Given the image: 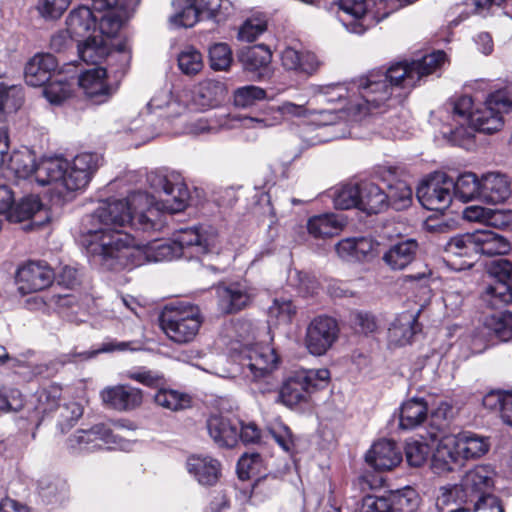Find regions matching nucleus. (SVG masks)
Returning <instances> with one entry per match:
<instances>
[{
	"label": "nucleus",
	"instance_id": "25",
	"mask_svg": "<svg viewBox=\"0 0 512 512\" xmlns=\"http://www.w3.org/2000/svg\"><path fill=\"white\" fill-rule=\"evenodd\" d=\"M272 53L263 45H255L243 51L240 61L246 72L251 73L254 79L263 80L271 75Z\"/></svg>",
	"mask_w": 512,
	"mask_h": 512
},
{
	"label": "nucleus",
	"instance_id": "51",
	"mask_svg": "<svg viewBox=\"0 0 512 512\" xmlns=\"http://www.w3.org/2000/svg\"><path fill=\"white\" fill-rule=\"evenodd\" d=\"M267 29V19L264 14H256L247 18L240 26L238 39L245 42L255 41Z\"/></svg>",
	"mask_w": 512,
	"mask_h": 512
},
{
	"label": "nucleus",
	"instance_id": "54",
	"mask_svg": "<svg viewBox=\"0 0 512 512\" xmlns=\"http://www.w3.org/2000/svg\"><path fill=\"white\" fill-rule=\"evenodd\" d=\"M210 67L214 71H226L232 63V52L228 44L215 43L209 48Z\"/></svg>",
	"mask_w": 512,
	"mask_h": 512
},
{
	"label": "nucleus",
	"instance_id": "7",
	"mask_svg": "<svg viewBox=\"0 0 512 512\" xmlns=\"http://www.w3.org/2000/svg\"><path fill=\"white\" fill-rule=\"evenodd\" d=\"M448 263L455 270L471 268L478 255H505L511 250L510 242L491 230H476L452 237L445 246Z\"/></svg>",
	"mask_w": 512,
	"mask_h": 512
},
{
	"label": "nucleus",
	"instance_id": "64",
	"mask_svg": "<svg viewBox=\"0 0 512 512\" xmlns=\"http://www.w3.org/2000/svg\"><path fill=\"white\" fill-rule=\"evenodd\" d=\"M353 327L358 333L367 335L377 329V321L371 313L359 311L353 315Z\"/></svg>",
	"mask_w": 512,
	"mask_h": 512
},
{
	"label": "nucleus",
	"instance_id": "47",
	"mask_svg": "<svg viewBox=\"0 0 512 512\" xmlns=\"http://www.w3.org/2000/svg\"><path fill=\"white\" fill-rule=\"evenodd\" d=\"M360 182L349 183L336 188L332 198L336 209H359Z\"/></svg>",
	"mask_w": 512,
	"mask_h": 512
},
{
	"label": "nucleus",
	"instance_id": "57",
	"mask_svg": "<svg viewBox=\"0 0 512 512\" xmlns=\"http://www.w3.org/2000/svg\"><path fill=\"white\" fill-rule=\"evenodd\" d=\"M430 452L428 444L422 441L411 440L406 443L405 455L410 466H422L427 461Z\"/></svg>",
	"mask_w": 512,
	"mask_h": 512
},
{
	"label": "nucleus",
	"instance_id": "60",
	"mask_svg": "<svg viewBox=\"0 0 512 512\" xmlns=\"http://www.w3.org/2000/svg\"><path fill=\"white\" fill-rule=\"evenodd\" d=\"M268 431L284 451H290L293 447V437L288 426L281 421H276L268 426Z\"/></svg>",
	"mask_w": 512,
	"mask_h": 512
},
{
	"label": "nucleus",
	"instance_id": "28",
	"mask_svg": "<svg viewBox=\"0 0 512 512\" xmlns=\"http://www.w3.org/2000/svg\"><path fill=\"white\" fill-rule=\"evenodd\" d=\"M240 421H231L222 415H211L207 420V430L219 447L232 448L239 441Z\"/></svg>",
	"mask_w": 512,
	"mask_h": 512
},
{
	"label": "nucleus",
	"instance_id": "40",
	"mask_svg": "<svg viewBox=\"0 0 512 512\" xmlns=\"http://www.w3.org/2000/svg\"><path fill=\"white\" fill-rule=\"evenodd\" d=\"M345 226L343 217L334 213L316 215L308 219L307 230L314 238L337 235Z\"/></svg>",
	"mask_w": 512,
	"mask_h": 512
},
{
	"label": "nucleus",
	"instance_id": "26",
	"mask_svg": "<svg viewBox=\"0 0 512 512\" xmlns=\"http://www.w3.org/2000/svg\"><path fill=\"white\" fill-rule=\"evenodd\" d=\"M186 467L188 473L203 486L215 485L221 475L220 462L209 455H191Z\"/></svg>",
	"mask_w": 512,
	"mask_h": 512
},
{
	"label": "nucleus",
	"instance_id": "55",
	"mask_svg": "<svg viewBox=\"0 0 512 512\" xmlns=\"http://www.w3.org/2000/svg\"><path fill=\"white\" fill-rule=\"evenodd\" d=\"M296 314V306L285 297L275 298L269 307L270 318H275L280 324L291 323Z\"/></svg>",
	"mask_w": 512,
	"mask_h": 512
},
{
	"label": "nucleus",
	"instance_id": "48",
	"mask_svg": "<svg viewBox=\"0 0 512 512\" xmlns=\"http://www.w3.org/2000/svg\"><path fill=\"white\" fill-rule=\"evenodd\" d=\"M219 308L223 313H235L250 302L246 290H219Z\"/></svg>",
	"mask_w": 512,
	"mask_h": 512
},
{
	"label": "nucleus",
	"instance_id": "49",
	"mask_svg": "<svg viewBox=\"0 0 512 512\" xmlns=\"http://www.w3.org/2000/svg\"><path fill=\"white\" fill-rule=\"evenodd\" d=\"M42 208L40 198L36 195H28L18 202H15L12 211L8 215L11 222H22L29 220Z\"/></svg>",
	"mask_w": 512,
	"mask_h": 512
},
{
	"label": "nucleus",
	"instance_id": "41",
	"mask_svg": "<svg viewBox=\"0 0 512 512\" xmlns=\"http://www.w3.org/2000/svg\"><path fill=\"white\" fill-rule=\"evenodd\" d=\"M428 415V405L422 398H412L400 407L399 427L412 430L420 426Z\"/></svg>",
	"mask_w": 512,
	"mask_h": 512
},
{
	"label": "nucleus",
	"instance_id": "10",
	"mask_svg": "<svg viewBox=\"0 0 512 512\" xmlns=\"http://www.w3.org/2000/svg\"><path fill=\"white\" fill-rule=\"evenodd\" d=\"M161 329L175 343L192 341L202 324L198 306L190 303L168 304L160 314Z\"/></svg>",
	"mask_w": 512,
	"mask_h": 512
},
{
	"label": "nucleus",
	"instance_id": "27",
	"mask_svg": "<svg viewBox=\"0 0 512 512\" xmlns=\"http://www.w3.org/2000/svg\"><path fill=\"white\" fill-rule=\"evenodd\" d=\"M511 195V183L506 174L488 172L481 177L480 200L491 203H504Z\"/></svg>",
	"mask_w": 512,
	"mask_h": 512
},
{
	"label": "nucleus",
	"instance_id": "33",
	"mask_svg": "<svg viewBox=\"0 0 512 512\" xmlns=\"http://www.w3.org/2000/svg\"><path fill=\"white\" fill-rule=\"evenodd\" d=\"M392 168L379 171L380 177L386 183L388 207L392 206L395 210H402L409 207L413 199L412 188L402 180L390 179L394 177Z\"/></svg>",
	"mask_w": 512,
	"mask_h": 512
},
{
	"label": "nucleus",
	"instance_id": "46",
	"mask_svg": "<svg viewBox=\"0 0 512 512\" xmlns=\"http://www.w3.org/2000/svg\"><path fill=\"white\" fill-rule=\"evenodd\" d=\"M157 405L171 411H180L191 406V397L174 389H159L154 395Z\"/></svg>",
	"mask_w": 512,
	"mask_h": 512
},
{
	"label": "nucleus",
	"instance_id": "38",
	"mask_svg": "<svg viewBox=\"0 0 512 512\" xmlns=\"http://www.w3.org/2000/svg\"><path fill=\"white\" fill-rule=\"evenodd\" d=\"M418 243L415 239H407L390 246L384 253L383 261L392 270H402L415 259Z\"/></svg>",
	"mask_w": 512,
	"mask_h": 512
},
{
	"label": "nucleus",
	"instance_id": "32",
	"mask_svg": "<svg viewBox=\"0 0 512 512\" xmlns=\"http://www.w3.org/2000/svg\"><path fill=\"white\" fill-rule=\"evenodd\" d=\"M460 453L453 435L442 437L431 458V467L437 474L453 471L458 465Z\"/></svg>",
	"mask_w": 512,
	"mask_h": 512
},
{
	"label": "nucleus",
	"instance_id": "21",
	"mask_svg": "<svg viewBox=\"0 0 512 512\" xmlns=\"http://www.w3.org/2000/svg\"><path fill=\"white\" fill-rule=\"evenodd\" d=\"M54 278L52 268L41 261H27L15 271V284L18 288H50Z\"/></svg>",
	"mask_w": 512,
	"mask_h": 512
},
{
	"label": "nucleus",
	"instance_id": "61",
	"mask_svg": "<svg viewBox=\"0 0 512 512\" xmlns=\"http://www.w3.org/2000/svg\"><path fill=\"white\" fill-rule=\"evenodd\" d=\"M92 7L98 12L119 9L131 13L139 5L140 0H91Z\"/></svg>",
	"mask_w": 512,
	"mask_h": 512
},
{
	"label": "nucleus",
	"instance_id": "59",
	"mask_svg": "<svg viewBox=\"0 0 512 512\" xmlns=\"http://www.w3.org/2000/svg\"><path fill=\"white\" fill-rule=\"evenodd\" d=\"M71 0H39L37 9L46 19H57L70 5Z\"/></svg>",
	"mask_w": 512,
	"mask_h": 512
},
{
	"label": "nucleus",
	"instance_id": "4",
	"mask_svg": "<svg viewBox=\"0 0 512 512\" xmlns=\"http://www.w3.org/2000/svg\"><path fill=\"white\" fill-rule=\"evenodd\" d=\"M102 162V156L95 152H82L71 160L45 157L36 161L28 152L9 155L8 150L0 168L7 163V169L16 180L35 182L40 186L53 185L64 201H70L87 188Z\"/></svg>",
	"mask_w": 512,
	"mask_h": 512
},
{
	"label": "nucleus",
	"instance_id": "45",
	"mask_svg": "<svg viewBox=\"0 0 512 512\" xmlns=\"http://www.w3.org/2000/svg\"><path fill=\"white\" fill-rule=\"evenodd\" d=\"M129 14L119 9H113L103 14L100 19L97 18L96 35L104 39L115 37Z\"/></svg>",
	"mask_w": 512,
	"mask_h": 512
},
{
	"label": "nucleus",
	"instance_id": "19",
	"mask_svg": "<svg viewBox=\"0 0 512 512\" xmlns=\"http://www.w3.org/2000/svg\"><path fill=\"white\" fill-rule=\"evenodd\" d=\"M350 135L348 125L322 116L319 125L316 127L304 126L299 133V138L304 147L308 148Z\"/></svg>",
	"mask_w": 512,
	"mask_h": 512
},
{
	"label": "nucleus",
	"instance_id": "35",
	"mask_svg": "<svg viewBox=\"0 0 512 512\" xmlns=\"http://www.w3.org/2000/svg\"><path fill=\"white\" fill-rule=\"evenodd\" d=\"M230 115L226 113L215 114L212 117H201L194 121L187 122L181 129L174 131V134H187L200 136L203 134L217 133L220 129H232Z\"/></svg>",
	"mask_w": 512,
	"mask_h": 512
},
{
	"label": "nucleus",
	"instance_id": "9",
	"mask_svg": "<svg viewBox=\"0 0 512 512\" xmlns=\"http://www.w3.org/2000/svg\"><path fill=\"white\" fill-rule=\"evenodd\" d=\"M170 24L174 27L190 28L199 20H212L219 24L234 14L231 0H173Z\"/></svg>",
	"mask_w": 512,
	"mask_h": 512
},
{
	"label": "nucleus",
	"instance_id": "13",
	"mask_svg": "<svg viewBox=\"0 0 512 512\" xmlns=\"http://www.w3.org/2000/svg\"><path fill=\"white\" fill-rule=\"evenodd\" d=\"M85 38L77 46L78 54L82 61L98 64L106 57H109L110 61L116 59L120 61V66L116 69L110 67V72L120 74L121 76L124 75L131 59L130 49L126 41L114 43L115 49L113 52H110L107 39L98 37L96 33Z\"/></svg>",
	"mask_w": 512,
	"mask_h": 512
},
{
	"label": "nucleus",
	"instance_id": "18",
	"mask_svg": "<svg viewBox=\"0 0 512 512\" xmlns=\"http://www.w3.org/2000/svg\"><path fill=\"white\" fill-rule=\"evenodd\" d=\"M227 86L218 79H204L193 90L183 88L180 100L186 103L187 111L204 112L218 107L226 98Z\"/></svg>",
	"mask_w": 512,
	"mask_h": 512
},
{
	"label": "nucleus",
	"instance_id": "11",
	"mask_svg": "<svg viewBox=\"0 0 512 512\" xmlns=\"http://www.w3.org/2000/svg\"><path fill=\"white\" fill-rule=\"evenodd\" d=\"M330 380V372L326 368L298 371L282 384L275 402L292 408L308 399L310 393L324 388Z\"/></svg>",
	"mask_w": 512,
	"mask_h": 512
},
{
	"label": "nucleus",
	"instance_id": "44",
	"mask_svg": "<svg viewBox=\"0 0 512 512\" xmlns=\"http://www.w3.org/2000/svg\"><path fill=\"white\" fill-rule=\"evenodd\" d=\"M481 179L476 174L466 172L458 176L457 180H453L452 194L462 202H469L475 199L480 200Z\"/></svg>",
	"mask_w": 512,
	"mask_h": 512
},
{
	"label": "nucleus",
	"instance_id": "36",
	"mask_svg": "<svg viewBox=\"0 0 512 512\" xmlns=\"http://www.w3.org/2000/svg\"><path fill=\"white\" fill-rule=\"evenodd\" d=\"M281 63L285 70L312 75L320 67L317 56L309 51L300 52L294 48L286 47L281 52Z\"/></svg>",
	"mask_w": 512,
	"mask_h": 512
},
{
	"label": "nucleus",
	"instance_id": "37",
	"mask_svg": "<svg viewBox=\"0 0 512 512\" xmlns=\"http://www.w3.org/2000/svg\"><path fill=\"white\" fill-rule=\"evenodd\" d=\"M387 208L386 191L373 182L361 181L358 210L371 215L383 212Z\"/></svg>",
	"mask_w": 512,
	"mask_h": 512
},
{
	"label": "nucleus",
	"instance_id": "53",
	"mask_svg": "<svg viewBox=\"0 0 512 512\" xmlns=\"http://www.w3.org/2000/svg\"><path fill=\"white\" fill-rule=\"evenodd\" d=\"M266 98V91L254 85H247L235 90L233 95L234 105L240 108H248L257 101Z\"/></svg>",
	"mask_w": 512,
	"mask_h": 512
},
{
	"label": "nucleus",
	"instance_id": "5",
	"mask_svg": "<svg viewBox=\"0 0 512 512\" xmlns=\"http://www.w3.org/2000/svg\"><path fill=\"white\" fill-rule=\"evenodd\" d=\"M219 253V237L213 229L188 227L181 229L171 241L154 239L138 244L133 239L120 250L114 259L117 266L129 269L147 263L171 261L177 258L199 259L201 256Z\"/></svg>",
	"mask_w": 512,
	"mask_h": 512
},
{
	"label": "nucleus",
	"instance_id": "17",
	"mask_svg": "<svg viewBox=\"0 0 512 512\" xmlns=\"http://www.w3.org/2000/svg\"><path fill=\"white\" fill-rule=\"evenodd\" d=\"M453 179L443 172H435L422 180L416 197L427 210L444 211L452 202Z\"/></svg>",
	"mask_w": 512,
	"mask_h": 512
},
{
	"label": "nucleus",
	"instance_id": "16",
	"mask_svg": "<svg viewBox=\"0 0 512 512\" xmlns=\"http://www.w3.org/2000/svg\"><path fill=\"white\" fill-rule=\"evenodd\" d=\"M419 505L417 491L406 486L383 496L366 495L362 499L361 512H415Z\"/></svg>",
	"mask_w": 512,
	"mask_h": 512
},
{
	"label": "nucleus",
	"instance_id": "15",
	"mask_svg": "<svg viewBox=\"0 0 512 512\" xmlns=\"http://www.w3.org/2000/svg\"><path fill=\"white\" fill-rule=\"evenodd\" d=\"M340 327L331 316L318 315L306 326L304 346L313 356L325 355L338 341Z\"/></svg>",
	"mask_w": 512,
	"mask_h": 512
},
{
	"label": "nucleus",
	"instance_id": "22",
	"mask_svg": "<svg viewBox=\"0 0 512 512\" xmlns=\"http://www.w3.org/2000/svg\"><path fill=\"white\" fill-rule=\"evenodd\" d=\"M58 60L50 53H37L26 63L24 77L29 86L40 87L57 73Z\"/></svg>",
	"mask_w": 512,
	"mask_h": 512
},
{
	"label": "nucleus",
	"instance_id": "39",
	"mask_svg": "<svg viewBox=\"0 0 512 512\" xmlns=\"http://www.w3.org/2000/svg\"><path fill=\"white\" fill-rule=\"evenodd\" d=\"M97 16L85 5L73 9L67 19L66 26L72 35L87 37L96 33Z\"/></svg>",
	"mask_w": 512,
	"mask_h": 512
},
{
	"label": "nucleus",
	"instance_id": "8",
	"mask_svg": "<svg viewBox=\"0 0 512 512\" xmlns=\"http://www.w3.org/2000/svg\"><path fill=\"white\" fill-rule=\"evenodd\" d=\"M495 477L496 472L490 465H476L463 475L458 500L471 507L473 512H504L501 500L492 494Z\"/></svg>",
	"mask_w": 512,
	"mask_h": 512
},
{
	"label": "nucleus",
	"instance_id": "2",
	"mask_svg": "<svg viewBox=\"0 0 512 512\" xmlns=\"http://www.w3.org/2000/svg\"><path fill=\"white\" fill-rule=\"evenodd\" d=\"M445 61V52L437 50L418 59L393 63L386 70H373L349 84L310 85V101L323 104L345 100V107L338 111L317 112L349 126L399 104L403 96L425 77L436 73Z\"/></svg>",
	"mask_w": 512,
	"mask_h": 512
},
{
	"label": "nucleus",
	"instance_id": "29",
	"mask_svg": "<svg viewBox=\"0 0 512 512\" xmlns=\"http://www.w3.org/2000/svg\"><path fill=\"white\" fill-rule=\"evenodd\" d=\"M421 309L415 312L405 311L399 314L388 330V341L393 346H405L411 343L414 335L420 331L418 316Z\"/></svg>",
	"mask_w": 512,
	"mask_h": 512
},
{
	"label": "nucleus",
	"instance_id": "23",
	"mask_svg": "<svg viewBox=\"0 0 512 512\" xmlns=\"http://www.w3.org/2000/svg\"><path fill=\"white\" fill-rule=\"evenodd\" d=\"M378 243L370 237H351L340 240L335 251L346 262H363L374 256Z\"/></svg>",
	"mask_w": 512,
	"mask_h": 512
},
{
	"label": "nucleus",
	"instance_id": "12",
	"mask_svg": "<svg viewBox=\"0 0 512 512\" xmlns=\"http://www.w3.org/2000/svg\"><path fill=\"white\" fill-rule=\"evenodd\" d=\"M68 448L74 453L94 452L100 449L127 450L131 443L105 424H96L88 430H78L68 438Z\"/></svg>",
	"mask_w": 512,
	"mask_h": 512
},
{
	"label": "nucleus",
	"instance_id": "42",
	"mask_svg": "<svg viewBox=\"0 0 512 512\" xmlns=\"http://www.w3.org/2000/svg\"><path fill=\"white\" fill-rule=\"evenodd\" d=\"M453 436L456 439L460 457L465 459L482 457L489 450V440L484 436L468 431Z\"/></svg>",
	"mask_w": 512,
	"mask_h": 512
},
{
	"label": "nucleus",
	"instance_id": "34",
	"mask_svg": "<svg viewBox=\"0 0 512 512\" xmlns=\"http://www.w3.org/2000/svg\"><path fill=\"white\" fill-rule=\"evenodd\" d=\"M61 395L62 390L58 385H50L38 390L34 396L33 412L29 416L31 423L38 426L46 416L59 409Z\"/></svg>",
	"mask_w": 512,
	"mask_h": 512
},
{
	"label": "nucleus",
	"instance_id": "14",
	"mask_svg": "<svg viewBox=\"0 0 512 512\" xmlns=\"http://www.w3.org/2000/svg\"><path fill=\"white\" fill-rule=\"evenodd\" d=\"M310 99L305 104H296L291 101H283L278 105L267 106L257 117H245L243 121L248 127H274L283 123H294L295 120L306 119L317 113L316 109L308 106Z\"/></svg>",
	"mask_w": 512,
	"mask_h": 512
},
{
	"label": "nucleus",
	"instance_id": "20",
	"mask_svg": "<svg viewBox=\"0 0 512 512\" xmlns=\"http://www.w3.org/2000/svg\"><path fill=\"white\" fill-rule=\"evenodd\" d=\"M107 73L105 68L96 66L77 77V84L94 104L108 101L114 93V88L106 83Z\"/></svg>",
	"mask_w": 512,
	"mask_h": 512
},
{
	"label": "nucleus",
	"instance_id": "58",
	"mask_svg": "<svg viewBox=\"0 0 512 512\" xmlns=\"http://www.w3.org/2000/svg\"><path fill=\"white\" fill-rule=\"evenodd\" d=\"M58 425L62 432L70 429L83 415V407L77 402H68L59 406Z\"/></svg>",
	"mask_w": 512,
	"mask_h": 512
},
{
	"label": "nucleus",
	"instance_id": "31",
	"mask_svg": "<svg viewBox=\"0 0 512 512\" xmlns=\"http://www.w3.org/2000/svg\"><path fill=\"white\" fill-rule=\"evenodd\" d=\"M366 461L376 470H391L402 461V453L395 442L382 439L373 444Z\"/></svg>",
	"mask_w": 512,
	"mask_h": 512
},
{
	"label": "nucleus",
	"instance_id": "3",
	"mask_svg": "<svg viewBox=\"0 0 512 512\" xmlns=\"http://www.w3.org/2000/svg\"><path fill=\"white\" fill-rule=\"evenodd\" d=\"M476 90L486 92L481 106L474 109V100L469 95H461L447 102L437 112L441 122L440 134L455 146L468 148L474 132L494 134L504 124V115L512 111V82L503 86L479 80Z\"/></svg>",
	"mask_w": 512,
	"mask_h": 512
},
{
	"label": "nucleus",
	"instance_id": "50",
	"mask_svg": "<svg viewBox=\"0 0 512 512\" xmlns=\"http://www.w3.org/2000/svg\"><path fill=\"white\" fill-rule=\"evenodd\" d=\"M485 326L492 331L501 341L512 339V313L505 311L488 316Z\"/></svg>",
	"mask_w": 512,
	"mask_h": 512
},
{
	"label": "nucleus",
	"instance_id": "6",
	"mask_svg": "<svg viewBox=\"0 0 512 512\" xmlns=\"http://www.w3.org/2000/svg\"><path fill=\"white\" fill-rule=\"evenodd\" d=\"M225 342L239 366L240 374L257 381L277 369L280 358L270 345L256 341V329L248 320H237L225 327Z\"/></svg>",
	"mask_w": 512,
	"mask_h": 512
},
{
	"label": "nucleus",
	"instance_id": "52",
	"mask_svg": "<svg viewBox=\"0 0 512 512\" xmlns=\"http://www.w3.org/2000/svg\"><path fill=\"white\" fill-rule=\"evenodd\" d=\"M178 66L185 75L194 76L204 66L202 54L193 47H186L178 55Z\"/></svg>",
	"mask_w": 512,
	"mask_h": 512
},
{
	"label": "nucleus",
	"instance_id": "1",
	"mask_svg": "<svg viewBox=\"0 0 512 512\" xmlns=\"http://www.w3.org/2000/svg\"><path fill=\"white\" fill-rule=\"evenodd\" d=\"M148 182L157 200L145 191L131 192L125 199L101 200L97 208L83 217L80 242L94 261L114 269V259L133 237L124 231L130 227L143 233L160 232L169 215L183 211L190 198L183 176L176 171L152 172Z\"/></svg>",
	"mask_w": 512,
	"mask_h": 512
},
{
	"label": "nucleus",
	"instance_id": "30",
	"mask_svg": "<svg viewBox=\"0 0 512 512\" xmlns=\"http://www.w3.org/2000/svg\"><path fill=\"white\" fill-rule=\"evenodd\" d=\"M180 91L162 89L154 94L147 104L148 113H156L160 117L173 118L187 111L186 103L180 100Z\"/></svg>",
	"mask_w": 512,
	"mask_h": 512
},
{
	"label": "nucleus",
	"instance_id": "56",
	"mask_svg": "<svg viewBox=\"0 0 512 512\" xmlns=\"http://www.w3.org/2000/svg\"><path fill=\"white\" fill-rule=\"evenodd\" d=\"M487 274L497 283L512 288V263L506 259H498L492 261L488 268Z\"/></svg>",
	"mask_w": 512,
	"mask_h": 512
},
{
	"label": "nucleus",
	"instance_id": "43",
	"mask_svg": "<svg viewBox=\"0 0 512 512\" xmlns=\"http://www.w3.org/2000/svg\"><path fill=\"white\" fill-rule=\"evenodd\" d=\"M75 83L73 77L68 79L61 73H56L50 81L43 85V96L49 103L59 105L71 97Z\"/></svg>",
	"mask_w": 512,
	"mask_h": 512
},
{
	"label": "nucleus",
	"instance_id": "24",
	"mask_svg": "<svg viewBox=\"0 0 512 512\" xmlns=\"http://www.w3.org/2000/svg\"><path fill=\"white\" fill-rule=\"evenodd\" d=\"M100 396L106 405L118 411L133 410L140 406L143 400L141 390L130 385L106 387Z\"/></svg>",
	"mask_w": 512,
	"mask_h": 512
},
{
	"label": "nucleus",
	"instance_id": "62",
	"mask_svg": "<svg viewBox=\"0 0 512 512\" xmlns=\"http://www.w3.org/2000/svg\"><path fill=\"white\" fill-rule=\"evenodd\" d=\"M23 406L22 395L17 389H0V413L16 412Z\"/></svg>",
	"mask_w": 512,
	"mask_h": 512
},
{
	"label": "nucleus",
	"instance_id": "63",
	"mask_svg": "<svg viewBox=\"0 0 512 512\" xmlns=\"http://www.w3.org/2000/svg\"><path fill=\"white\" fill-rule=\"evenodd\" d=\"M54 282L61 288H75L83 284L78 269L65 266L58 274H55Z\"/></svg>",
	"mask_w": 512,
	"mask_h": 512
}]
</instances>
